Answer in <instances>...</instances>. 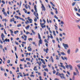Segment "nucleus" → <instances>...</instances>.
<instances>
[{
    "mask_svg": "<svg viewBox=\"0 0 80 80\" xmlns=\"http://www.w3.org/2000/svg\"><path fill=\"white\" fill-rule=\"evenodd\" d=\"M56 75L59 76L60 77V78H62V79H63V78H64V79H65V77L64 76V75L63 73H61L60 74V73H59V72H57V73L56 74Z\"/></svg>",
    "mask_w": 80,
    "mask_h": 80,
    "instance_id": "f257e3e1",
    "label": "nucleus"
},
{
    "mask_svg": "<svg viewBox=\"0 0 80 80\" xmlns=\"http://www.w3.org/2000/svg\"><path fill=\"white\" fill-rule=\"evenodd\" d=\"M63 45L64 47V48L65 50H67V48H69L68 45L67 44H65L64 43H63Z\"/></svg>",
    "mask_w": 80,
    "mask_h": 80,
    "instance_id": "f03ea898",
    "label": "nucleus"
},
{
    "mask_svg": "<svg viewBox=\"0 0 80 80\" xmlns=\"http://www.w3.org/2000/svg\"><path fill=\"white\" fill-rule=\"evenodd\" d=\"M41 25V27H42V28H45L46 27V26H45V25H44V26H43V25H45V23H40Z\"/></svg>",
    "mask_w": 80,
    "mask_h": 80,
    "instance_id": "7ed1b4c3",
    "label": "nucleus"
},
{
    "mask_svg": "<svg viewBox=\"0 0 80 80\" xmlns=\"http://www.w3.org/2000/svg\"><path fill=\"white\" fill-rule=\"evenodd\" d=\"M43 43L42 42V39H40L39 40V42H38V45L39 47H40V45L41 44H42Z\"/></svg>",
    "mask_w": 80,
    "mask_h": 80,
    "instance_id": "20e7f679",
    "label": "nucleus"
},
{
    "mask_svg": "<svg viewBox=\"0 0 80 80\" xmlns=\"http://www.w3.org/2000/svg\"><path fill=\"white\" fill-rule=\"evenodd\" d=\"M42 5V7L41 8H42V10L43 11H45L46 10L45 8V7H44V5H43L42 4H41Z\"/></svg>",
    "mask_w": 80,
    "mask_h": 80,
    "instance_id": "39448f33",
    "label": "nucleus"
},
{
    "mask_svg": "<svg viewBox=\"0 0 80 80\" xmlns=\"http://www.w3.org/2000/svg\"><path fill=\"white\" fill-rule=\"evenodd\" d=\"M61 58L63 60H68L67 58L66 57H64V58L63 57H61Z\"/></svg>",
    "mask_w": 80,
    "mask_h": 80,
    "instance_id": "423d86ee",
    "label": "nucleus"
},
{
    "mask_svg": "<svg viewBox=\"0 0 80 80\" xmlns=\"http://www.w3.org/2000/svg\"><path fill=\"white\" fill-rule=\"evenodd\" d=\"M28 51H29V52H30V51H32V48H31V47L28 46Z\"/></svg>",
    "mask_w": 80,
    "mask_h": 80,
    "instance_id": "0eeeda50",
    "label": "nucleus"
},
{
    "mask_svg": "<svg viewBox=\"0 0 80 80\" xmlns=\"http://www.w3.org/2000/svg\"><path fill=\"white\" fill-rule=\"evenodd\" d=\"M67 52L68 53V54L70 55V49H68L67 51Z\"/></svg>",
    "mask_w": 80,
    "mask_h": 80,
    "instance_id": "6e6552de",
    "label": "nucleus"
},
{
    "mask_svg": "<svg viewBox=\"0 0 80 80\" xmlns=\"http://www.w3.org/2000/svg\"><path fill=\"white\" fill-rule=\"evenodd\" d=\"M43 50L44 52H46V53H48V48H47L46 49H45V48H44Z\"/></svg>",
    "mask_w": 80,
    "mask_h": 80,
    "instance_id": "1a4fd4ad",
    "label": "nucleus"
},
{
    "mask_svg": "<svg viewBox=\"0 0 80 80\" xmlns=\"http://www.w3.org/2000/svg\"><path fill=\"white\" fill-rule=\"evenodd\" d=\"M69 67L70 68L71 70H73V69H72V66L71 65H69Z\"/></svg>",
    "mask_w": 80,
    "mask_h": 80,
    "instance_id": "9d476101",
    "label": "nucleus"
},
{
    "mask_svg": "<svg viewBox=\"0 0 80 80\" xmlns=\"http://www.w3.org/2000/svg\"><path fill=\"white\" fill-rule=\"evenodd\" d=\"M37 6L34 5V10L36 12H37Z\"/></svg>",
    "mask_w": 80,
    "mask_h": 80,
    "instance_id": "9b49d317",
    "label": "nucleus"
},
{
    "mask_svg": "<svg viewBox=\"0 0 80 80\" xmlns=\"http://www.w3.org/2000/svg\"><path fill=\"white\" fill-rule=\"evenodd\" d=\"M51 61L52 63H53V62H54V61L53 60V57H52V56H51Z\"/></svg>",
    "mask_w": 80,
    "mask_h": 80,
    "instance_id": "f8f14e48",
    "label": "nucleus"
},
{
    "mask_svg": "<svg viewBox=\"0 0 80 80\" xmlns=\"http://www.w3.org/2000/svg\"><path fill=\"white\" fill-rule=\"evenodd\" d=\"M36 14V12H34V13L33 14L34 15H35V17H37V19H38L39 18L38 17H37V15Z\"/></svg>",
    "mask_w": 80,
    "mask_h": 80,
    "instance_id": "ddd939ff",
    "label": "nucleus"
},
{
    "mask_svg": "<svg viewBox=\"0 0 80 80\" xmlns=\"http://www.w3.org/2000/svg\"><path fill=\"white\" fill-rule=\"evenodd\" d=\"M38 36L39 39H40V40H41V39H42L41 38V37L40 36V34L39 33H38Z\"/></svg>",
    "mask_w": 80,
    "mask_h": 80,
    "instance_id": "4468645a",
    "label": "nucleus"
},
{
    "mask_svg": "<svg viewBox=\"0 0 80 80\" xmlns=\"http://www.w3.org/2000/svg\"><path fill=\"white\" fill-rule=\"evenodd\" d=\"M60 67H62V68H63L64 69H66V68H65V67L63 65H60Z\"/></svg>",
    "mask_w": 80,
    "mask_h": 80,
    "instance_id": "2eb2a0df",
    "label": "nucleus"
},
{
    "mask_svg": "<svg viewBox=\"0 0 80 80\" xmlns=\"http://www.w3.org/2000/svg\"><path fill=\"white\" fill-rule=\"evenodd\" d=\"M75 53H77L78 52V48H76V50H75Z\"/></svg>",
    "mask_w": 80,
    "mask_h": 80,
    "instance_id": "dca6fc26",
    "label": "nucleus"
},
{
    "mask_svg": "<svg viewBox=\"0 0 80 80\" xmlns=\"http://www.w3.org/2000/svg\"><path fill=\"white\" fill-rule=\"evenodd\" d=\"M29 21L30 23H32V19H29Z\"/></svg>",
    "mask_w": 80,
    "mask_h": 80,
    "instance_id": "f3484780",
    "label": "nucleus"
},
{
    "mask_svg": "<svg viewBox=\"0 0 80 80\" xmlns=\"http://www.w3.org/2000/svg\"><path fill=\"white\" fill-rule=\"evenodd\" d=\"M15 20L14 19V18H13L12 19H10V21L11 22H12H12H14V21Z\"/></svg>",
    "mask_w": 80,
    "mask_h": 80,
    "instance_id": "a211bd4d",
    "label": "nucleus"
},
{
    "mask_svg": "<svg viewBox=\"0 0 80 80\" xmlns=\"http://www.w3.org/2000/svg\"><path fill=\"white\" fill-rule=\"evenodd\" d=\"M5 41L7 42H9L10 41V40L9 39H8L7 38H6L5 39Z\"/></svg>",
    "mask_w": 80,
    "mask_h": 80,
    "instance_id": "6ab92c4d",
    "label": "nucleus"
},
{
    "mask_svg": "<svg viewBox=\"0 0 80 80\" xmlns=\"http://www.w3.org/2000/svg\"><path fill=\"white\" fill-rule=\"evenodd\" d=\"M5 38V36H4V35L3 33L1 35V38Z\"/></svg>",
    "mask_w": 80,
    "mask_h": 80,
    "instance_id": "aec40b11",
    "label": "nucleus"
},
{
    "mask_svg": "<svg viewBox=\"0 0 80 80\" xmlns=\"http://www.w3.org/2000/svg\"><path fill=\"white\" fill-rule=\"evenodd\" d=\"M61 53L62 55H66V54L65 53H64V52H61Z\"/></svg>",
    "mask_w": 80,
    "mask_h": 80,
    "instance_id": "412c9836",
    "label": "nucleus"
},
{
    "mask_svg": "<svg viewBox=\"0 0 80 80\" xmlns=\"http://www.w3.org/2000/svg\"><path fill=\"white\" fill-rule=\"evenodd\" d=\"M43 75L44 77H46V76H47V73H46L45 72H44Z\"/></svg>",
    "mask_w": 80,
    "mask_h": 80,
    "instance_id": "4be33fe9",
    "label": "nucleus"
},
{
    "mask_svg": "<svg viewBox=\"0 0 80 80\" xmlns=\"http://www.w3.org/2000/svg\"><path fill=\"white\" fill-rule=\"evenodd\" d=\"M75 70L76 72H77V73H78V69H77V67L75 68Z\"/></svg>",
    "mask_w": 80,
    "mask_h": 80,
    "instance_id": "5701e85b",
    "label": "nucleus"
},
{
    "mask_svg": "<svg viewBox=\"0 0 80 80\" xmlns=\"http://www.w3.org/2000/svg\"><path fill=\"white\" fill-rule=\"evenodd\" d=\"M3 14H4L5 17H7V13H6V12H4Z\"/></svg>",
    "mask_w": 80,
    "mask_h": 80,
    "instance_id": "b1692460",
    "label": "nucleus"
},
{
    "mask_svg": "<svg viewBox=\"0 0 80 80\" xmlns=\"http://www.w3.org/2000/svg\"><path fill=\"white\" fill-rule=\"evenodd\" d=\"M35 68H37V67H36V66H35L34 68H33V70L35 71H37V69H35Z\"/></svg>",
    "mask_w": 80,
    "mask_h": 80,
    "instance_id": "393cba45",
    "label": "nucleus"
},
{
    "mask_svg": "<svg viewBox=\"0 0 80 80\" xmlns=\"http://www.w3.org/2000/svg\"><path fill=\"white\" fill-rule=\"evenodd\" d=\"M30 27V26L29 25H28L27 27H26V28L27 30V29H28Z\"/></svg>",
    "mask_w": 80,
    "mask_h": 80,
    "instance_id": "a878e982",
    "label": "nucleus"
},
{
    "mask_svg": "<svg viewBox=\"0 0 80 80\" xmlns=\"http://www.w3.org/2000/svg\"><path fill=\"white\" fill-rule=\"evenodd\" d=\"M54 26L55 27V29L56 30H58V29L57 28H58V27H57V26H56V25H54Z\"/></svg>",
    "mask_w": 80,
    "mask_h": 80,
    "instance_id": "bb28decb",
    "label": "nucleus"
},
{
    "mask_svg": "<svg viewBox=\"0 0 80 80\" xmlns=\"http://www.w3.org/2000/svg\"><path fill=\"white\" fill-rule=\"evenodd\" d=\"M27 22H25V23H26V24H27V25L28 24V23H29V21H28V20H27Z\"/></svg>",
    "mask_w": 80,
    "mask_h": 80,
    "instance_id": "cd10ccee",
    "label": "nucleus"
},
{
    "mask_svg": "<svg viewBox=\"0 0 80 80\" xmlns=\"http://www.w3.org/2000/svg\"><path fill=\"white\" fill-rule=\"evenodd\" d=\"M56 40L58 41V43H60V41H59V39L58 38H56Z\"/></svg>",
    "mask_w": 80,
    "mask_h": 80,
    "instance_id": "c85d7f7f",
    "label": "nucleus"
},
{
    "mask_svg": "<svg viewBox=\"0 0 80 80\" xmlns=\"http://www.w3.org/2000/svg\"><path fill=\"white\" fill-rule=\"evenodd\" d=\"M38 64L39 66H41V65H42V62L41 61H40L39 63Z\"/></svg>",
    "mask_w": 80,
    "mask_h": 80,
    "instance_id": "c756f323",
    "label": "nucleus"
},
{
    "mask_svg": "<svg viewBox=\"0 0 80 80\" xmlns=\"http://www.w3.org/2000/svg\"><path fill=\"white\" fill-rule=\"evenodd\" d=\"M15 17L16 18H17V19H18V18H19V17L17 16H15Z\"/></svg>",
    "mask_w": 80,
    "mask_h": 80,
    "instance_id": "7c9ffc66",
    "label": "nucleus"
},
{
    "mask_svg": "<svg viewBox=\"0 0 80 80\" xmlns=\"http://www.w3.org/2000/svg\"><path fill=\"white\" fill-rule=\"evenodd\" d=\"M65 67L67 68H68V67H69V65H67L65 66Z\"/></svg>",
    "mask_w": 80,
    "mask_h": 80,
    "instance_id": "2f4dec72",
    "label": "nucleus"
},
{
    "mask_svg": "<svg viewBox=\"0 0 80 80\" xmlns=\"http://www.w3.org/2000/svg\"><path fill=\"white\" fill-rule=\"evenodd\" d=\"M34 22H36L37 21V18H36V17L34 18Z\"/></svg>",
    "mask_w": 80,
    "mask_h": 80,
    "instance_id": "473e14b6",
    "label": "nucleus"
},
{
    "mask_svg": "<svg viewBox=\"0 0 80 80\" xmlns=\"http://www.w3.org/2000/svg\"><path fill=\"white\" fill-rule=\"evenodd\" d=\"M22 26V25L21 24H18L17 25L18 27H21Z\"/></svg>",
    "mask_w": 80,
    "mask_h": 80,
    "instance_id": "72a5a7b5",
    "label": "nucleus"
},
{
    "mask_svg": "<svg viewBox=\"0 0 80 80\" xmlns=\"http://www.w3.org/2000/svg\"><path fill=\"white\" fill-rule=\"evenodd\" d=\"M0 48L1 50L2 49V48H3V46H2V45H0Z\"/></svg>",
    "mask_w": 80,
    "mask_h": 80,
    "instance_id": "f704fd0d",
    "label": "nucleus"
},
{
    "mask_svg": "<svg viewBox=\"0 0 80 80\" xmlns=\"http://www.w3.org/2000/svg\"><path fill=\"white\" fill-rule=\"evenodd\" d=\"M61 23L62 25H63V24H64V22H63V21H62L61 22Z\"/></svg>",
    "mask_w": 80,
    "mask_h": 80,
    "instance_id": "c9c22d12",
    "label": "nucleus"
},
{
    "mask_svg": "<svg viewBox=\"0 0 80 80\" xmlns=\"http://www.w3.org/2000/svg\"><path fill=\"white\" fill-rule=\"evenodd\" d=\"M26 60H28V61H30V58H26Z\"/></svg>",
    "mask_w": 80,
    "mask_h": 80,
    "instance_id": "e433bc0d",
    "label": "nucleus"
},
{
    "mask_svg": "<svg viewBox=\"0 0 80 80\" xmlns=\"http://www.w3.org/2000/svg\"><path fill=\"white\" fill-rule=\"evenodd\" d=\"M54 18H56L57 20H58V17H57V16H54Z\"/></svg>",
    "mask_w": 80,
    "mask_h": 80,
    "instance_id": "4c0bfd02",
    "label": "nucleus"
},
{
    "mask_svg": "<svg viewBox=\"0 0 80 80\" xmlns=\"http://www.w3.org/2000/svg\"><path fill=\"white\" fill-rule=\"evenodd\" d=\"M77 73L75 72H73V75H77Z\"/></svg>",
    "mask_w": 80,
    "mask_h": 80,
    "instance_id": "58836bf2",
    "label": "nucleus"
},
{
    "mask_svg": "<svg viewBox=\"0 0 80 80\" xmlns=\"http://www.w3.org/2000/svg\"><path fill=\"white\" fill-rule=\"evenodd\" d=\"M75 5V2H73V3H72V6H74Z\"/></svg>",
    "mask_w": 80,
    "mask_h": 80,
    "instance_id": "ea45409f",
    "label": "nucleus"
},
{
    "mask_svg": "<svg viewBox=\"0 0 80 80\" xmlns=\"http://www.w3.org/2000/svg\"><path fill=\"white\" fill-rule=\"evenodd\" d=\"M44 70H45V71H47V72L48 71V69L47 68L44 69Z\"/></svg>",
    "mask_w": 80,
    "mask_h": 80,
    "instance_id": "a19ab883",
    "label": "nucleus"
},
{
    "mask_svg": "<svg viewBox=\"0 0 80 80\" xmlns=\"http://www.w3.org/2000/svg\"><path fill=\"white\" fill-rule=\"evenodd\" d=\"M30 77H35V75H32L31 74V75H30Z\"/></svg>",
    "mask_w": 80,
    "mask_h": 80,
    "instance_id": "79ce46f5",
    "label": "nucleus"
},
{
    "mask_svg": "<svg viewBox=\"0 0 80 80\" xmlns=\"http://www.w3.org/2000/svg\"><path fill=\"white\" fill-rule=\"evenodd\" d=\"M10 31L11 32V33H13V31L11 29L10 30Z\"/></svg>",
    "mask_w": 80,
    "mask_h": 80,
    "instance_id": "37998d69",
    "label": "nucleus"
},
{
    "mask_svg": "<svg viewBox=\"0 0 80 80\" xmlns=\"http://www.w3.org/2000/svg\"><path fill=\"white\" fill-rule=\"evenodd\" d=\"M45 42H47V43H48V42L47 41L46 39L44 40Z\"/></svg>",
    "mask_w": 80,
    "mask_h": 80,
    "instance_id": "c03bdc74",
    "label": "nucleus"
},
{
    "mask_svg": "<svg viewBox=\"0 0 80 80\" xmlns=\"http://www.w3.org/2000/svg\"><path fill=\"white\" fill-rule=\"evenodd\" d=\"M42 21H43V22H44V23H46V21H45V19H43Z\"/></svg>",
    "mask_w": 80,
    "mask_h": 80,
    "instance_id": "a18cd8bd",
    "label": "nucleus"
},
{
    "mask_svg": "<svg viewBox=\"0 0 80 80\" xmlns=\"http://www.w3.org/2000/svg\"><path fill=\"white\" fill-rule=\"evenodd\" d=\"M28 40L29 41H30V40H32L33 39L32 38H29L28 39Z\"/></svg>",
    "mask_w": 80,
    "mask_h": 80,
    "instance_id": "49530a36",
    "label": "nucleus"
},
{
    "mask_svg": "<svg viewBox=\"0 0 80 80\" xmlns=\"http://www.w3.org/2000/svg\"><path fill=\"white\" fill-rule=\"evenodd\" d=\"M15 43H16V45H19L18 43V42H17L16 41H15Z\"/></svg>",
    "mask_w": 80,
    "mask_h": 80,
    "instance_id": "de8ad7c7",
    "label": "nucleus"
},
{
    "mask_svg": "<svg viewBox=\"0 0 80 80\" xmlns=\"http://www.w3.org/2000/svg\"><path fill=\"white\" fill-rule=\"evenodd\" d=\"M55 72H56V71H55L54 69H53V74H55Z\"/></svg>",
    "mask_w": 80,
    "mask_h": 80,
    "instance_id": "09e8293b",
    "label": "nucleus"
},
{
    "mask_svg": "<svg viewBox=\"0 0 80 80\" xmlns=\"http://www.w3.org/2000/svg\"><path fill=\"white\" fill-rule=\"evenodd\" d=\"M20 60L21 62H23L24 61V58H23L22 59H21Z\"/></svg>",
    "mask_w": 80,
    "mask_h": 80,
    "instance_id": "8fccbe9b",
    "label": "nucleus"
},
{
    "mask_svg": "<svg viewBox=\"0 0 80 80\" xmlns=\"http://www.w3.org/2000/svg\"><path fill=\"white\" fill-rule=\"evenodd\" d=\"M7 63H10V60H8V61H7Z\"/></svg>",
    "mask_w": 80,
    "mask_h": 80,
    "instance_id": "3c124183",
    "label": "nucleus"
},
{
    "mask_svg": "<svg viewBox=\"0 0 80 80\" xmlns=\"http://www.w3.org/2000/svg\"><path fill=\"white\" fill-rule=\"evenodd\" d=\"M59 40L60 42H62V39L60 38H59Z\"/></svg>",
    "mask_w": 80,
    "mask_h": 80,
    "instance_id": "603ef678",
    "label": "nucleus"
},
{
    "mask_svg": "<svg viewBox=\"0 0 80 80\" xmlns=\"http://www.w3.org/2000/svg\"><path fill=\"white\" fill-rule=\"evenodd\" d=\"M42 67H43V68H45V67H46V65L44 66V65H42Z\"/></svg>",
    "mask_w": 80,
    "mask_h": 80,
    "instance_id": "864d4df0",
    "label": "nucleus"
},
{
    "mask_svg": "<svg viewBox=\"0 0 80 80\" xmlns=\"http://www.w3.org/2000/svg\"><path fill=\"white\" fill-rule=\"evenodd\" d=\"M79 21H80V20H76V22H77V23H78V22H79Z\"/></svg>",
    "mask_w": 80,
    "mask_h": 80,
    "instance_id": "5fc2aeb1",
    "label": "nucleus"
},
{
    "mask_svg": "<svg viewBox=\"0 0 80 80\" xmlns=\"http://www.w3.org/2000/svg\"><path fill=\"white\" fill-rule=\"evenodd\" d=\"M4 32L5 34L6 35H7V33H6V31H5V29H4Z\"/></svg>",
    "mask_w": 80,
    "mask_h": 80,
    "instance_id": "6e6d98bb",
    "label": "nucleus"
},
{
    "mask_svg": "<svg viewBox=\"0 0 80 80\" xmlns=\"http://www.w3.org/2000/svg\"><path fill=\"white\" fill-rule=\"evenodd\" d=\"M76 14H77V15H78V16H79V17H80V14H79L78 13H77Z\"/></svg>",
    "mask_w": 80,
    "mask_h": 80,
    "instance_id": "4d7b16f0",
    "label": "nucleus"
},
{
    "mask_svg": "<svg viewBox=\"0 0 80 80\" xmlns=\"http://www.w3.org/2000/svg\"><path fill=\"white\" fill-rule=\"evenodd\" d=\"M67 73H68V74L69 75H70V72H68V71H67Z\"/></svg>",
    "mask_w": 80,
    "mask_h": 80,
    "instance_id": "13d9d810",
    "label": "nucleus"
},
{
    "mask_svg": "<svg viewBox=\"0 0 80 80\" xmlns=\"http://www.w3.org/2000/svg\"><path fill=\"white\" fill-rule=\"evenodd\" d=\"M2 2L3 4H5V1H2Z\"/></svg>",
    "mask_w": 80,
    "mask_h": 80,
    "instance_id": "bf43d9fd",
    "label": "nucleus"
},
{
    "mask_svg": "<svg viewBox=\"0 0 80 80\" xmlns=\"http://www.w3.org/2000/svg\"><path fill=\"white\" fill-rule=\"evenodd\" d=\"M77 67L79 68L80 69V65H77Z\"/></svg>",
    "mask_w": 80,
    "mask_h": 80,
    "instance_id": "052dcab7",
    "label": "nucleus"
},
{
    "mask_svg": "<svg viewBox=\"0 0 80 80\" xmlns=\"http://www.w3.org/2000/svg\"><path fill=\"white\" fill-rule=\"evenodd\" d=\"M76 63H79V62H80V61L79 60H77L76 61Z\"/></svg>",
    "mask_w": 80,
    "mask_h": 80,
    "instance_id": "680f3d73",
    "label": "nucleus"
},
{
    "mask_svg": "<svg viewBox=\"0 0 80 80\" xmlns=\"http://www.w3.org/2000/svg\"><path fill=\"white\" fill-rule=\"evenodd\" d=\"M32 33H33V34H35V32L32 29Z\"/></svg>",
    "mask_w": 80,
    "mask_h": 80,
    "instance_id": "e2e57ef3",
    "label": "nucleus"
},
{
    "mask_svg": "<svg viewBox=\"0 0 80 80\" xmlns=\"http://www.w3.org/2000/svg\"><path fill=\"white\" fill-rule=\"evenodd\" d=\"M74 10H76V11H78V10L77 9V8H74Z\"/></svg>",
    "mask_w": 80,
    "mask_h": 80,
    "instance_id": "0e129e2a",
    "label": "nucleus"
},
{
    "mask_svg": "<svg viewBox=\"0 0 80 80\" xmlns=\"http://www.w3.org/2000/svg\"><path fill=\"white\" fill-rule=\"evenodd\" d=\"M29 33H30V32H26V35H27L28 34H29Z\"/></svg>",
    "mask_w": 80,
    "mask_h": 80,
    "instance_id": "69168bd1",
    "label": "nucleus"
},
{
    "mask_svg": "<svg viewBox=\"0 0 80 80\" xmlns=\"http://www.w3.org/2000/svg\"><path fill=\"white\" fill-rule=\"evenodd\" d=\"M22 43L24 44H26V42H22Z\"/></svg>",
    "mask_w": 80,
    "mask_h": 80,
    "instance_id": "338daca9",
    "label": "nucleus"
},
{
    "mask_svg": "<svg viewBox=\"0 0 80 80\" xmlns=\"http://www.w3.org/2000/svg\"><path fill=\"white\" fill-rule=\"evenodd\" d=\"M54 80H59V79H58L57 78H56L54 79Z\"/></svg>",
    "mask_w": 80,
    "mask_h": 80,
    "instance_id": "774afa93",
    "label": "nucleus"
}]
</instances>
